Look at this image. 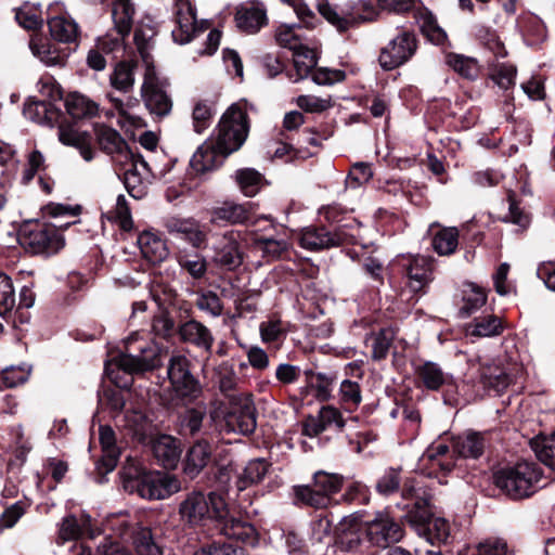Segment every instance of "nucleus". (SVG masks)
<instances>
[{
    "instance_id": "obj_43",
    "label": "nucleus",
    "mask_w": 555,
    "mask_h": 555,
    "mask_svg": "<svg viewBox=\"0 0 555 555\" xmlns=\"http://www.w3.org/2000/svg\"><path fill=\"white\" fill-rule=\"evenodd\" d=\"M415 20L422 34L434 44L442 46L447 42L448 36L444 29L438 24L437 18L426 9L417 10Z\"/></svg>"
},
{
    "instance_id": "obj_37",
    "label": "nucleus",
    "mask_w": 555,
    "mask_h": 555,
    "mask_svg": "<svg viewBox=\"0 0 555 555\" xmlns=\"http://www.w3.org/2000/svg\"><path fill=\"white\" fill-rule=\"evenodd\" d=\"M271 464L264 459H253L237 474L235 486L238 491H244L250 487L260 483L267 474Z\"/></svg>"
},
{
    "instance_id": "obj_48",
    "label": "nucleus",
    "mask_w": 555,
    "mask_h": 555,
    "mask_svg": "<svg viewBox=\"0 0 555 555\" xmlns=\"http://www.w3.org/2000/svg\"><path fill=\"white\" fill-rule=\"evenodd\" d=\"M295 503L313 508H325L330 505L331 499L322 493L314 485H300L293 488Z\"/></svg>"
},
{
    "instance_id": "obj_1",
    "label": "nucleus",
    "mask_w": 555,
    "mask_h": 555,
    "mask_svg": "<svg viewBox=\"0 0 555 555\" xmlns=\"http://www.w3.org/2000/svg\"><path fill=\"white\" fill-rule=\"evenodd\" d=\"M162 363L160 347L138 332L125 340V350L105 365L106 376L119 388H129L131 376L152 371Z\"/></svg>"
},
{
    "instance_id": "obj_53",
    "label": "nucleus",
    "mask_w": 555,
    "mask_h": 555,
    "mask_svg": "<svg viewBox=\"0 0 555 555\" xmlns=\"http://www.w3.org/2000/svg\"><path fill=\"white\" fill-rule=\"evenodd\" d=\"M215 105L209 100H198L192 111V126L196 133H203L212 124Z\"/></svg>"
},
{
    "instance_id": "obj_42",
    "label": "nucleus",
    "mask_w": 555,
    "mask_h": 555,
    "mask_svg": "<svg viewBox=\"0 0 555 555\" xmlns=\"http://www.w3.org/2000/svg\"><path fill=\"white\" fill-rule=\"evenodd\" d=\"M99 439L102 447L101 464L106 473L112 472L118 462L120 451L116 446V436L113 428L108 425H100Z\"/></svg>"
},
{
    "instance_id": "obj_9",
    "label": "nucleus",
    "mask_w": 555,
    "mask_h": 555,
    "mask_svg": "<svg viewBox=\"0 0 555 555\" xmlns=\"http://www.w3.org/2000/svg\"><path fill=\"white\" fill-rule=\"evenodd\" d=\"M291 8L296 14L298 24H281L275 29V41L279 46L287 48L292 51L300 47L302 39L297 33L299 28H315L320 24V20L313 10L304 0H281Z\"/></svg>"
},
{
    "instance_id": "obj_11",
    "label": "nucleus",
    "mask_w": 555,
    "mask_h": 555,
    "mask_svg": "<svg viewBox=\"0 0 555 555\" xmlns=\"http://www.w3.org/2000/svg\"><path fill=\"white\" fill-rule=\"evenodd\" d=\"M220 413L217 410L210 411L207 415L206 405L199 403L193 408H188L179 416V433L184 437L202 438L218 434Z\"/></svg>"
},
{
    "instance_id": "obj_35",
    "label": "nucleus",
    "mask_w": 555,
    "mask_h": 555,
    "mask_svg": "<svg viewBox=\"0 0 555 555\" xmlns=\"http://www.w3.org/2000/svg\"><path fill=\"white\" fill-rule=\"evenodd\" d=\"M24 116L39 125L53 127L59 122L61 111L50 102L28 99L24 104Z\"/></svg>"
},
{
    "instance_id": "obj_61",
    "label": "nucleus",
    "mask_w": 555,
    "mask_h": 555,
    "mask_svg": "<svg viewBox=\"0 0 555 555\" xmlns=\"http://www.w3.org/2000/svg\"><path fill=\"white\" fill-rule=\"evenodd\" d=\"M17 23L26 29H37L42 26L43 18L40 5L24 3L15 13Z\"/></svg>"
},
{
    "instance_id": "obj_63",
    "label": "nucleus",
    "mask_w": 555,
    "mask_h": 555,
    "mask_svg": "<svg viewBox=\"0 0 555 555\" xmlns=\"http://www.w3.org/2000/svg\"><path fill=\"white\" fill-rule=\"evenodd\" d=\"M178 263L195 280L204 278L207 272V261L197 253L179 255Z\"/></svg>"
},
{
    "instance_id": "obj_7",
    "label": "nucleus",
    "mask_w": 555,
    "mask_h": 555,
    "mask_svg": "<svg viewBox=\"0 0 555 555\" xmlns=\"http://www.w3.org/2000/svg\"><path fill=\"white\" fill-rule=\"evenodd\" d=\"M319 13L338 31L343 33L361 22L372 20L373 9L365 1H348L341 5L332 4L328 0H317Z\"/></svg>"
},
{
    "instance_id": "obj_21",
    "label": "nucleus",
    "mask_w": 555,
    "mask_h": 555,
    "mask_svg": "<svg viewBox=\"0 0 555 555\" xmlns=\"http://www.w3.org/2000/svg\"><path fill=\"white\" fill-rule=\"evenodd\" d=\"M299 241L302 248L317 251L338 247L348 240L341 229L332 231L325 227H308L302 230Z\"/></svg>"
},
{
    "instance_id": "obj_55",
    "label": "nucleus",
    "mask_w": 555,
    "mask_h": 555,
    "mask_svg": "<svg viewBox=\"0 0 555 555\" xmlns=\"http://www.w3.org/2000/svg\"><path fill=\"white\" fill-rule=\"evenodd\" d=\"M305 374L308 386L314 390V396L319 401H326L332 397L334 375L312 371H306Z\"/></svg>"
},
{
    "instance_id": "obj_38",
    "label": "nucleus",
    "mask_w": 555,
    "mask_h": 555,
    "mask_svg": "<svg viewBox=\"0 0 555 555\" xmlns=\"http://www.w3.org/2000/svg\"><path fill=\"white\" fill-rule=\"evenodd\" d=\"M479 372V380L482 386L498 393L504 391L513 380L512 375L495 363L480 364Z\"/></svg>"
},
{
    "instance_id": "obj_12",
    "label": "nucleus",
    "mask_w": 555,
    "mask_h": 555,
    "mask_svg": "<svg viewBox=\"0 0 555 555\" xmlns=\"http://www.w3.org/2000/svg\"><path fill=\"white\" fill-rule=\"evenodd\" d=\"M122 180L129 195L135 199L144 197L153 178L152 169L142 155L127 153L126 160L119 164Z\"/></svg>"
},
{
    "instance_id": "obj_4",
    "label": "nucleus",
    "mask_w": 555,
    "mask_h": 555,
    "mask_svg": "<svg viewBox=\"0 0 555 555\" xmlns=\"http://www.w3.org/2000/svg\"><path fill=\"white\" fill-rule=\"evenodd\" d=\"M125 490L146 500H164L181 489L180 480L168 473L137 469L124 480Z\"/></svg>"
},
{
    "instance_id": "obj_24",
    "label": "nucleus",
    "mask_w": 555,
    "mask_h": 555,
    "mask_svg": "<svg viewBox=\"0 0 555 555\" xmlns=\"http://www.w3.org/2000/svg\"><path fill=\"white\" fill-rule=\"evenodd\" d=\"M85 534L90 540L95 539L100 534L99 530L92 528L90 515L81 514L77 517L70 514L65 516L59 525L57 542L75 541Z\"/></svg>"
},
{
    "instance_id": "obj_56",
    "label": "nucleus",
    "mask_w": 555,
    "mask_h": 555,
    "mask_svg": "<svg viewBox=\"0 0 555 555\" xmlns=\"http://www.w3.org/2000/svg\"><path fill=\"white\" fill-rule=\"evenodd\" d=\"M449 452V446L444 442H434L423 453L421 461L430 462L433 467L437 466L443 472H451L454 466L453 461L442 460Z\"/></svg>"
},
{
    "instance_id": "obj_45",
    "label": "nucleus",
    "mask_w": 555,
    "mask_h": 555,
    "mask_svg": "<svg viewBox=\"0 0 555 555\" xmlns=\"http://www.w3.org/2000/svg\"><path fill=\"white\" fill-rule=\"evenodd\" d=\"M65 107L74 118H90L95 116L99 111V105L94 101L79 92H72L67 95Z\"/></svg>"
},
{
    "instance_id": "obj_13",
    "label": "nucleus",
    "mask_w": 555,
    "mask_h": 555,
    "mask_svg": "<svg viewBox=\"0 0 555 555\" xmlns=\"http://www.w3.org/2000/svg\"><path fill=\"white\" fill-rule=\"evenodd\" d=\"M417 40L413 33L401 30L385 46L378 56L379 65L385 70L395 69L405 64L416 52Z\"/></svg>"
},
{
    "instance_id": "obj_40",
    "label": "nucleus",
    "mask_w": 555,
    "mask_h": 555,
    "mask_svg": "<svg viewBox=\"0 0 555 555\" xmlns=\"http://www.w3.org/2000/svg\"><path fill=\"white\" fill-rule=\"evenodd\" d=\"M59 139L63 144L76 147L86 162L93 158L94 153L90 144V135L87 132L61 124L59 126Z\"/></svg>"
},
{
    "instance_id": "obj_19",
    "label": "nucleus",
    "mask_w": 555,
    "mask_h": 555,
    "mask_svg": "<svg viewBox=\"0 0 555 555\" xmlns=\"http://www.w3.org/2000/svg\"><path fill=\"white\" fill-rule=\"evenodd\" d=\"M366 534L373 545L385 548L399 542L404 531L388 514L378 513L374 519L366 522Z\"/></svg>"
},
{
    "instance_id": "obj_52",
    "label": "nucleus",
    "mask_w": 555,
    "mask_h": 555,
    "mask_svg": "<svg viewBox=\"0 0 555 555\" xmlns=\"http://www.w3.org/2000/svg\"><path fill=\"white\" fill-rule=\"evenodd\" d=\"M235 181L245 196H255L263 185L262 175L253 168H243L236 170Z\"/></svg>"
},
{
    "instance_id": "obj_18",
    "label": "nucleus",
    "mask_w": 555,
    "mask_h": 555,
    "mask_svg": "<svg viewBox=\"0 0 555 555\" xmlns=\"http://www.w3.org/2000/svg\"><path fill=\"white\" fill-rule=\"evenodd\" d=\"M212 250V261L216 266L227 270H235L244 260L241 233L233 230L225 232L216 241Z\"/></svg>"
},
{
    "instance_id": "obj_57",
    "label": "nucleus",
    "mask_w": 555,
    "mask_h": 555,
    "mask_svg": "<svg viewBox=\"0 0 555 555\" xmlns=\"http://www.w3.org/2000/svg\"><path fill=\"white\" fill-rule=\"evenodd\" d=\"M338 401L349 412H353L362 401L361 387L357 382L344 379L338 389Z\"/></svg>"
},
{
    "instance_id": "obj_8",
    "label": "nucleus",
    "mask_w": 555,
    "mask_h": 555,
    "mask_svg": "<svg viewBox=\"0 0 555 555\" xmlns=\"http://www.w3.org/2000/svg\"><path fill=\"white\" fill-rule=\"evenodd\" d=\"M248 134L246 113L237 105L230 106L218 125V134L214 143L223 153L230 155L237 151Z\"/></svg>"
},
{
    "instance_id": "obj_30",
    "label": "nucleus",
    "mask_w": 555,
    "mask_h": 555,
    "mask_svg": "<svg viewBox=\"0 0 555 555\" xmlns=\"http://www.w3.org/2000/svg\"><path fill=\"white\" fill-rule=\"evenodd\" d=\"M229 155L217 147L214 142H205L191 158V167L197 173H205L222 165Z\"/></svg>"
},
{
    "instance_id": "obj_15",
    "label": "nucleus",
    "mask_w": 555,
    "mask_h": 555,
    "mask_svg": "<svg viewBox=\"0 0 555 555\" xmlns=\"http://www.w3.org/2000/svg\"><path fill=\"white\" fill-rule=\"evenodd\" d=\"M167 374L177 396L195 399L201 393V385L190 371L189 360L184 356H172Z\"/></svg>"
},
{
    "instance_id": "obj_5",
    "label": "nucleus",
    "mask_w": 555,
    "mask_h": 555,
    "mask_svg": "<svg viewBox=\"0 0 555 555\" xmlns=\"http://www.w3.org/2000/svg\"><path fill=\"white\" fill-rule=\"evenodd\" d=\"M75 222L66 224L26 222L18 232V242L33 254L53 255L64 246V237L60 230Z\"/></svg>"
},
{
    "instance_id": "obj_47",
    "label": "nucleus",
    "mask_w": 555,
    "mask_h": 555,
    "mask_svg": "<svg viewBox=\"0 0 555 555\" xmlns=\"http://www.w3.org/2000/svg\"><path fill=\"white\" fill-rule=\"evenodd\" d=\"M293 62L296 70L295 81L301 80L308 77L312 69L317 66V50L301 44L293 51Z\"/></svg>"
},
{
    "instance_id": "obj_39",
    "label": "nucleus",
    "mask_w": 555,
    "mask_h": 555,
    "mask_svg": "<svg viewBox=\"0 0 555 555\" xmlns=\"http://www.w3.org/2000/svg\"><path fill=\"white\" fill-rule=\"evenodd\" d=\"M33 54L48 66L63 65L67 54L47 38L35 36L29 41Z\"/></svg>"
},
{
    "instance_id": "obj_33",
    "label": "nucleus",
    "mask_w": 555,
    "mask_h": 555,
    "mask_svg": "<svg viewBox=\"0 0 555 555\" xmlns=\"http://www.w3.org/2000/svg\"><path fill=\"white\" fill-rule=\"evenodd\" d=\"M414 373L417 382L427 390L437 391L444 386L450 375L434 361H423L415 365Z\"/></svg>"
},
{
    "instance_id": "obj_51",
    "label": "nucleus",
    "mask_w": 555,
    "mask_h": 555,
    "mask_svg": "<svg viewBox=\"0 0 555 555\" xmlns=\"http://www.w3.org/2000/svg\"><path fill=\"white\" fill-rule=\"evenodd\" d=\"M459 245V230L455 227H444L437 231L431 240L434 250L440 256H450Z\"/></svg>"
},
{
    "instance_id": "obj_23",
    "label": "nucleus",
    "mask_w": 555,
    "mask_h": 555,
    "mask_svg": "<svg viewBox=\"0 0 555 555\" xmlns=\"http://www.w3.org/2000/svg\"><path fill=\"white\" fill-rule=\"evenodd\" d=\"M48 11L49 14H55L48 18L51 36L60 42H75L79 35V27L72 17L62 14L63 4L60 2L52 3Z\"/></svg>"
},
{
    "instance_id": "obj_41",
    "label": "nucleus",
    "mask_w": 555,
    "mask_h": 555,
    "mask_svg": "<svg viewBox=\"0 0 555 555\" xmlns=\"http://www.w3.org/2000/svg\"><path fill=\"white\" fill-rule=\"evenodd\" d=\"M503 330L502 319L495 314L477 317L465 327L466 335L476 338L498 336Z\"/></svg>"
},
{
    "instance_id": "obj_31",
    "label": "nucleus",
    "mask_w": 555,
    "mask_h": 555,
    "mask_svg": "<svg viewBox=\"0 0 555 555\" xmlns=\"http://www.w3.org/2000/svg\"><path fill=\"white\" fill-rule=\"evenodd\" d=\"M212 447L207 438H201L189 449L184 462V473L195 478L209 464Z\"/></svg>"
},
{
    "instance_id": "obj_59",
    "label": "nucleus",
    "mask_w": 555,
    "mask_h": 555,
    "mask_svg": "<svg viewBox=\"0 0 555 555\" xmlns=\"http://www.w3.org/2000/svg\"><path fill=\"white\" fill-rule=\"evenodd\" d=\"M446 63L454 72L467 79H475L479 73V66L475 59L463 54L449 53L446 56Z\"/></svg>"
},
{
    "instance_id": "obj_64",
    "label": "nucleus",
    "mask_w": 555,
    "mask_h": 555,
    "mask_svg": "<svg viewBox=\"0 0 555 555\" xmlns=\"http://www.w3.org/2000/svg\"><path fill=\"white\" fill-rule=\"evenodd\" d=\"M313 485L332 500V495L337 493L343 486V477L338 474L320 470L313 476Z\"/></svg>"
},
{
    "instance_id": "obj_58",
    "label": "nucleus",
    "mask_w": 555,
    "mask_h": 555,
    "mask_svg": "<svg viewBox=\"0 0 555 555\" xmlns=\"http://www.w3.org/2000/svg\"><path fill=\"white\" fill-rule=\"evenodd\" d=\"M254 246L263 257L276 259L288 249L289 244L284 237L259 236L254 240Z\"/></svg>"
},
{
    "instance_id": "obj_22",
    "label": "nucleus",
    "mask_w": 555,
    "mask_h": 555,
    "mask_svg": "<svg viewBox=\"0 0 555 555\" xmlns=\"http://www.w3.org/2000/svg\"><path fill=\"white\" fill-rule=\"evenodd\" d=\"M163 223L169 234L185 240L195 248H201L207 243L206 232L193 218L171 216L165 218Z\"/></svg>"
},
{
    "instance_id": "obj_36",
    "label": "nucleus",
    "mask_w": 555,
    "mask_h": 555,
    "mask_svg": "<svg viewBox=\"0 0 555 555\" xmlns=\"http://www.w3.org/2000/svg\"><path fill=\"white\" fill-rule=\"evenodd\" d=\"M138 245L142 256L151 263H159L169 255L166 242L152 231H143L138 236Z\"/></svg>"
},
{
    "instance_id": "obj_29",
    "label": "nucleus",
    "mask_w": 555,
    "mask_h": 555,
    "mask_svg": "<svg viewBox=\"0 0 555 555\" xmlns=\"http://www.w3.org/2000/svg\"><path fill=\"white\" fill-rule=\"evenodd\" d=\"M96 138L101 149L113 156L114 162L119 165L126 160L127 153H134L118 131L106 126L96 128Z\"/></svg>"
},
{
    "instance_id": "obj_17",
    "label": "nucleus",
    "mask_w": 555,
    "mask_h": 555,
    "mask_svg": "<svg viewBox=\"0 0 555 555\" xmlns=\"http://www.w3.org/2000/svg\"><path fill=\"white\" fill-rule=\"evenodd\" d=\"M172 22L175 24L171 36L179 44L189 43L197 31L196 9L190 0H175L172 5Z\"/></svg>"
},
{
    "instance_id": "obj_16",
    "label": "nucleus",
    "mask_w": 555,
    "mask_h": 555,
    "mask_svg": "<svg viewBox=\"0 0 555 555\" xmlns=\"http://www.w3.org/2000/svg\"><path fill=\"white\" fill-rule=\"evenodd\" d=\"M218 434L225 431L250 435L257 426L255 405L250 401L232 404L223 418L221 421L218 418Z\"/></svg>"
},
{
    "instance_id": "obj_32",
    "label": "nucleus",
    "mask_w": 555,
    "mask_h": 555,
    "mask_svg": "<svg viewBox=\"0 0 555 555\" xmlns=\"http://www.w3.org/2000/svg\"><path fill=\"white\" fill-rule=\"evenodd\" d=\"M250 207L249 204H238L232 201L223 202L212 208L210 221L215 224H243L250 219Z\"/></svg>"
},
{
    "instance_id": "obj_26",
    "label": "nucleus",
    "mask_w": 555,
    "mask_h": 555,
    "mask_svg": "<svg viewBox=\"0 0 555 555\" xmlns=\"http://www.w3.org/2000/svg\"><path fill=\"white\" fill-rule=\"evenodd\" d=\"M152 452L162 466L173 469L181 457V442L170 435H159L152 440Z\"/></svg>"
},
{
    "instance_id": "obj_44",
    "label": "nucleus",
    "mask_w": 555,
    "mask_h": 555,
    "mask_svg": "<svg viewBox=\"0 0 555 555\" xmlns=\"http://www.w3.org/2000/svg\"><path fill=\"white\" fill-rule=\"evenodd\" d=\"M135 67L137 63L133 61L118 62L109 75L111 86L120 92H130L134 85Z\"/></svg>"
},
{
    "instance_id": "obj_46",
    "label": "nucleus",
    "mask_w": 555,
    "mask_h": 555,
    "mask_svg": "<svg viewBox=\"0 0 555 555\" xmlns=\"http://www.w3.org/2000/svg\"><path fill=\"white\" fill-rule=\"evenodd\" d=\"M485 449L483 437L477 433H467L453 441V453L462 457H479Z\"/></svg>"
},
{
    "instance_id": "obj_2",
    "label": "nucleus",
    "mask_w": 555,
    "mask_h": 555,
    "mask_svg": "<svg viewBox=\"0 0 555 555\" xmlns=\"http://www.w3.org/2000/svg\"><path fill=\"white\" fill-rule=\"evenodd\" d=\"M402 498L408 501L402 507L409 509L408 521L415 532L431 546L444 543L450 535V525L444 518L431 515L428 508L431 494L425 480L422 477L406 479Z\"/></svg>"
},
{
    "instance_id": "obj_6",
    "label": "nucleus",
    "mask_w": 555,
    "mask_h": 555,
    "mask_svg": "<svg viewBox=\"0 0 555 555\" xmlns=\"http://www.w3.org/2000/svg\"><path fill=\"white\" fill-rule=\"evenodd\" d=\"M179 513L185 522L197 526L207 519L223 518L228 514V508L220 494L193 491L181 502Z\"/></svg>"
},
{
    "instance_id": "obj_60",
    "label": "nucleus",
    "mask_w": 555,
    "mask_h": 555,
    "mask_svg": "<svg viewBox=\"0 0 555 555\" xmlns=\"http://www.w3.org/2000/svg\"><path fill=\"white\" fill-rule=\"evenodd\" d=\"M133 544L138 555H163L162 546L155 541L150 528H140L134 532Z\"/></svg>"
},
{
    "instance_id": "obj_62",
    "label": "nucleus",
    "mask_w": 555,
    "mask_h": 555,
    "mask_svg": "<svg viewBox=\"0 0 555 555\" xmlns=\"http://www.w3.org/2000/svg\"><path fill=\"white\" fill-rule=\"evenodd\" d=\"M507 544L498 538L486 539L475 546L467 547L459 555H507Z\"/></svg>"
},
{
    "instance_id": "obj_3",
    "label": "nucleus",
    "mask_w": 555,
    "mask_h": 555,
    "mask_svg": "<svg viewBox=\"0 0 555 555\" xmlns=\"http://www.w3.org/2000/svg\"><path fill=\"white\" fill-rule=\"evenodd\" d=\"M542 475L540 465L524 461L495 470L493 483L511 499L519 500L529 498L544 487Z\"/></svg>"
},
{
    "instance_id": "obj_50",
    "label": "nucleus",
    "mask_w": 555,
    "mask_h": 555,
    "mask_svg": "<svg viewBox=\"0 0 555 555\" xmlns=\"http://www.w3.org/2000/svg\"><path fill=\"white\" fill-rule=\"evenodd\" d=\"M530 447L543 464L555 468V431L533 437L530 440Z\"/></svg>"
},
{
    "instance_id": "obj_14",
    "label": "nucleus",
    "mask_w": 555,
    "mask_h": 555,
    "mask_svg": "<svg viewBox=\"0 0 555 555\" xmlns=\"http://www.w3.org/2000/svg\"><path fill=\"white\" fill-rule=\"evenodd\" d=\"M141 94L151 114L164 117L171 112V99L165 90L164 82L156 76L154 67H146Z\"/></svg>"
},
{
    "instance_id": "obj_49",
    "label": "nucleus",
    "mask_w": 555,
    "mask_h": 555,
    "mask_svg": "<svg viewBox=\"0 0 555 555\" xmlns=\"http://www.w3.org/2000/svg\"><path fill=\"white\" fill-rule=\"evenodd\" d=\"M487 302V294L483 288L475 283H466L463 289V305L460 308L462 318H467L479 310Z\"/></svg>"
},
{
    "instance_id": "obj_27",
    "label": "nucleus",
    "mask_w": 555,
    "mask_h": 555,
    "mask_svg": "<svg viewBox=\"0 0 555 555\" xmlns=\"http://www.w3.org/2000/svg\"><path fill=\"white\" fill-rule=\"evenodd\" d=\"M220 532L230 540L242 542L245 545L255 546L258 544L259 535L256 528L241 519L229 517L228 514L223 518H219Z\"/></svg>"
},
{
    "instance_id": "obj_20",
    "label": "nucleus",
    "mask_w": 555,
    "mask_h": 555,
    "mask_svg": "<svg viewBox=\"0 0 555 555\" xmlns=\"http://www.w3.org/2000/svg\"><path fill=\"white\" fill-rule=\"evenodd\" d=\"M116 425L127 435L144 442L153 433V422L141 408L127 409L114 415Z\"/></svg>"
},
{
    "instance_id": "obj_25",
    "label": "nucleus",
    "mask_w": 555,
    "mask_h": 555,
    "mask_svg": "<svg viewBox=\"0 0 555 555\" xmlns=\"http://www.w3.org/2000/svg\"><path fill=\"white\" fill-rule=\"evenodd\" d=\"M408 285L414 293L423 291L433 281V262L428 257L414 256L403 264Z\"/></svg>"
},
{
    "instance_id": "obj_28",
    "label": "nucleus",
    "mask_w": 555,
    "mask_h": 555,
    "mask_svg": "<svg viewBox=\"0 0 555 555\" xmlns=\"http://www.w3.org/2000/svg\"><path fill=\"white\" fill-rule=\"evenodd\" d=\"M179 336L182 341L191 344L198 349L210 352L215 338L211 331L197 320H189L179 326Z\"/></svg>"
},
{
    "instance_id": "obj_10",
    "label": "nucleus",
    "mask_w": 555,
    "mask_h": 555,
    "mask_svg": "<svg viewBox=\"0 0 555 555\" xmlns=\"http://www.w3.org/2000/svg\"><path fill=\"white\" fill-rule=\"evenodd\" d=\"M134 7L130 0H115L112 10L116 36L106 34L98 39V49L105 53L122 52L124 39L130 34Z\"/></svg>"
},
{
    "instance_id": "obj_54",
    "label": "nucleus",
    "mask_w": 555,
    "mask_h": 555,
    "mask_svg": "<svg viewBox=\"0 0 555 555\" xmlns=\"http://www.w3.org/2000/svg\"><path fill=\"white\" fill-rule=\"evenodd\" d=\"M395 334L391 328H380L366 336L365 343L372 347V358L376 361L387 357Z\"/></svg>"
},
{
    "instance_id": "obj_34",
    "label": "nucleus",
    "mask_w": 555,
    "mask_h": 555,
    "mask_svg": "<svg viewBox=\"0 0 555 555\" xmlns=\"http://www.w3.org/2000/svg\"><path fill=\"white\" fill-rule=\"evenodd\" d=\"M236 26L246 33H257L267 22L266 9L260 3L241 5L235 15Z\"/></svg>"
}]
</instances>
